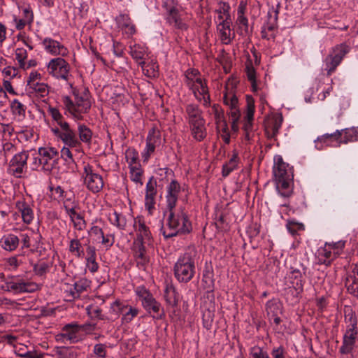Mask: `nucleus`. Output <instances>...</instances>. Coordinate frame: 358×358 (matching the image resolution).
I'll return each mask as SVG.
<instances>
[{
    "label": "nucleus",
    "instance_id": "1",
    "mask_svg": "<svg viewBox=\"0 0 358 358\" xmlns=\"http://www.w3.org/2000/svg\"><path fill=\"white\" fill-rule=\"evenodd\" d=\"M192 230V223L182 208L179 211L175 209L168 210L166 223L161 227V232L166 239L178 234H189Z\"/></svg>",
    "mask_w": 358,
    "mask_h": 358
},
{
    "label": "nucleus",
    "instance_id": "2",
    "mask_svg": "<svg viewBox=\"0 0 358 358\" xmlns=\"http://www.w3.org/2000/svg\"><path fill=\"white\" fill-rule=\"evenodd\" d=\"M62 103L65 114H69L76 120H83V115L89 113L92 106L91 101L86 93L76 94L74 101H72L69 96H64Z\"/></svg>",
    "mask_w": 358,
    "mask_h": 358
},
{
    "label": "nucleus",
    "instance_id": "3",
    "mask_svg": "<svg viewBox=\"0 0 358 358\" xmlns=\"http://www.w3.org/2000/svg\"><path fill=\"white\" fill-rule=\"evenodd\" d=\"M195 256L194 251L186 252L176 262L173 271L178 282L187 283L194 278L196 273Z\"/></svg>",
    "mask_w": 358,
    "mask_h": 358
},
{
    "label": "nucleus",
    "instance_id": "4",
    "mask_svg": "<svg viewBox=\"0 0 358 358\" xmlns=\"http://www.w3.org/2000/svg\"><path fill=\"white\" fill-rule=\"evenodd\" d=\"M46 66L48 74L57 79L68 82L72 77L70 64L62 57L50 59Z\"/></svg>",
    "mask_w": 358,
    "mask_h": 358
},
{
    "label": "nucleus",
    "instance_id": "5",
    "mask_svg": "<svg viewBox=\"0 0 358 358\" xmlns=\"http://www.w3.org/2000/svg\"><path fill=\"white\" fill-rule=\"evenodd\" d=\"M82 178L87 188L93 193L99 192L103 187L102 176L96 173L92 166L85 164Z\"/></svg>",
    "mask_w": 358,
    "mask_h": 358
},
{
    "label": "nucleus",
    "instance_id": "6",
    "mask_svg": "<svg viewBox=\"0 0 358 358\" xmlns=\"http://www.w3.org/2000/svg\"><path fill=\"white\" fill-rule=\"evenodd\" d=\"M328 139H334L340 145L341 143L347 144L350 142L358 141V131L355 128H348L336 130L333 134H325L317 138L318 141L327 142Z\"/></svg>",
    "mask_w": 358,
    "mask_h": 358
},
{
    "label": "nucleus",
    "instance_id": "7",
    "mask_svg": "<svg viewBox=\"0 0 358 358\" xmlns=\"http://www.w3.org/2000/svg\"><path fill=\"white\" fill-rule=\"evenodd\" d=\"M10 280H7L4 287L8 292L15 294L33 293L40 289V286L34 282L25 281L15 276H10Z\"/></svg>",
    "mask_w": 358,
    "mask_h": 358
},
{
    "label": "nucleus",
    "instance_id": "8",
    "mask_svg": "<svg viewBox=\"0 0 358 358\" xmlns=\"http://www.w3.org/2000/svg\"><path fill=\"white\" fill-rule=\"evenodd\" d=\"M28 158L29 153L27 151L15 154L9 162L8 173L17 178H22L27 169Z\"/></svg>",
    "mask_w": 358,
    "mask_h": 358
},
{
    "label": "nucleus",
    "instance_id": "9",
    "mask_svg": "<svg viewBox=\"0 0 358 358\" xmlns=\"http://www.w3.org/2000/svg\"><path fill=\"white\" fill-rule=\"evenodd\" d=\"M348 46L341 44L336 46L332 52L324 59V70L330 76L340 64L344 56L348 52Z\"/></svg>",
    "mask_w": 358,
    "mask_h": 358
},
{
    "label": "nucleus",
    "instance_id": "10",
    "mask_svg": "<svg viewBox=\"0 0 358 358\" xmlns=\"http://www.w3.org/2000/svg\"><path fill=\"white\" fill-rule=\"evenodd\" d=\"M229 11L230 6L224 4L222 7V13H224L225 18H224V16L222 15L217 16L219 23L217 26V31L219 34L221 41L225 44H228L231 42V31L230 27L232 21Z\"/></svg>",
    "mask_w": 358,
    "mask_h": 358
},
{
    "label": "nucleus",
    "instance_id": "11",
    "mask_svg": "<svg viewBox=\"0 0 358 358\" xmlns=\"http://www.w3.org/2000/svg\"><path fill=\"white\" fill-rule=\"evenodd\" d=\"M280 3L278 2L275 5H273L268 11L267 20L262 28V37L263 38L269 39L274 38L273 31L277 27L278 18Z\"/></svg>",
    "mask_w": 358,
    "mask_h": 358
},
{
    "label": "nucleus",
    "instance_id": "12",
    "mask_svg": "<svg viewBox=\"0 0 358 358\" xmlns=\"http://www.w3.org/2000/svg\"><path fill=\"white\" fill-rule=\"evenodd\" d=\"M38 154L42 162V171L50 173L59 159L58 150L53 147H41L38 148Z\"/></svg>",
    "mask_w": 358,
    "mask_h": 358
},
{
    "label": "nucleus",
    "instance_id": "13",
    "mask_svg": "<svg viewBox=\"0 0 358 358\" xmlns=\"http://www.w3.org/2000/svg\"><path fill=\"white\" fill-rule=\"evenodd\" d=\"M161 134L155 127L150 129L146 138L145 147L141 153L144 162H148L151 155L154 154L157 147L161 145Z\"/></svg>",
    "mask_w": 358,
    "mask_h": 358
},
{
    "label": "nucleus",
    "instance_id": "14",
    "mask_svg": "<svg viewBox=\"0 0 358 358\" xmlns=\"http://www.w3.org/2000/svg\"><path fill=\"white\" fill-rule=\"evenodd\" d=\"M283 117L281 114L272 113L264 120V129L268 138H275L279 133Z\"/></svg>",
    "mask_w": 358,
    "mask_h": 358
},
{
    "label": "nucleus",
    "instance_id": "15",
    "mask_svg": "<svg viewBox=\"0 0 358 358\" xmlns=\"http://www.w3.org/2000/svg\"><path fill=\"white\" fill-rule=\"evenodd\" d=\"M134 227L136 232V243L150 244L152 239L151 232L141 217L134 219Z\"/></svg>",
    "mask_w": 358,
    "mask_h": 358
},
{
    "label": "nucleus",
    "instance_id": "16",
    "mask_svg": "<svg viewBox=\"0 0 358 358\" xmlns=\"http://www.w3.org/2000/svg\"><path fill=\"white\" fill-rule=\"evenodd\" d=\"M143 308L155 320H162L165 317V311L162 304L152 295L141 303Z\"/></svg>",
    "mask_w": 358,
    "mask_h": 358
},
{
    "label": "nucleus",
    "instance_id": "17",
    "mask_svg": "<svg viewBox=\"0 0 358 358\" xmlns=\"http://www.w3.org/2000/svg\"><path fill=\"white\" fill-rule=\"evenodd\" d=\"M180 191L181 186L176 180H171V182L167 185L165 196L166 207L167 210L175 209Z\"/></svg>",
    "mask_w": 358,
    "mask_h": 358
},
{
    "label": "nucleus",
    "instance_id": "18",
    "mask_svg": "<svg viewBox=\"0 0 358 358\" xmlns=\"http://www.w3.org/2000/svg\"><path fill=\"white\" fill-rule=\"evenodd\" d=\"M80 329V327L76 322L67 324L62 328V332L57 336V340L76 343L79 340L77 334Z\"/></svg>",
    "mask_w": 358,
    "mask_h": 358
},
{
    "label": "nucleus",
    "instance_id": "19",
    "mask_svg": "<svg viewBox=\"0 0 358 358\" xmlns=\"http://www.w3.org/2000/svg\"><path fill=\"white\" fill-rule=\"evenodd\" d=\"M157 193V182L152 176L146 184L145 196V207L150 214H152L155 210Z\"/></svg>",
    "mask_w": 358,
    "mask_h": 358
},
{
    "label": "nucleus",
    "instance_id": "20",
    "mask_svg": "<svg viewBox=\"0 0 358 358\" xmlns=\"http://www.w3.org/2000/svg\"><path fill=\"white\" fill-rule=\"evenodd\" d=\"M195 89H191L195 98L200 102L203 101V105L208 107L210 105V96L207 82L201 78L194 85Z\"/></svg>",
    "mask_w": 358,
    "mask_h": 358
},
{
    "label": "nucleus",
    "instance_id": "21",
    "mask_svg": "<svg viewBox=\"0 0 358 358\" xmlns=\"http://www.w3.org/2000/svg\"><path fill=\"white\" fill-rule=\"evenodd\" d=\"M358 337V329H346L343 335V343L340 348L341 354H350L352 352Z\"/></svg>",
    "mask_w": 358,
    "mask_h": 358
},
{
    "label": "nucleus",
    "instance_id": "22",
    "mask_svg": "<svg viewBox=\"0 0 358 358\" xmlns=\"http://www.w3.org/2000/svg\"><path fill=\"white\" fill-rule=\"evenodd\" d=\"M61 127L60 139L62 142L71 148L80 146V141L76 131L70 127L68 122L63 123Z\"/></svg>",
    "mask_w": 358,
    "mask_h": 358
},
{
    "label": "nucleus",
    "instance_id": "23",
    "mask_svg": "<svg viewBox=\"0 0 358 358\" xmlns=\"http://www.w3.org/2000/svg\"><path fill=\"white\" fill-rule=\"evenodd\" d=\"M273 173L275 179L283 178L285 176H293L292 167L283 161L280 155H276L274 157Z\"/></svg>",
    "mask_w": 358,
    "mask_h": 358
},
{
    "label": "nucleus",
    "instance_id": "24",
    "mask_svg": "<svg viewBox=\"0 0 358 358\" xmlns=\"http://www.w3.org/2000/svg\"><path fill=\"white\" fill-rule=\"evenodd\" d=\"M42 44L45 50L51 55L64 57L69 53L68 49L64 45L51 38H44Z\"/></svg>",
    "mask_w": 358,
    "mask_h": 358
},
{
    "label": "nucleus",
    "instance_id": "25",
    "mask_svg": "<svg viewBox=\"0 0 358 358\" xmlns=\"http://www.w3.org/2000/svg\"><path fill=\"white\" fill-rule=\"evenodd\" d=\"M345 284L348 292L358 299V266H355L348 272Z\"/></svg>",
    "mask_w": 358,
    "mask_h": 358
},
{
    "label": "nucleus",
    "instance_id": "26",
    "mask_svg": "<svg viewBox=\"0 0 358 358\" xmlns=\"http://www.w3.org/2000/svg\"><path fill=\"white\" fill-rule=\"evenodd\" d=\"M15 208L20 213L24 223L29 224L33 222L34 219L33 208L24 199L17 200L15 202Z\"/></svg>",
    "mask_w": 358,
    "mask_h": 358
},
{
    "label": "nucleus",
    "instance_id": "27",
    "mask_svg": "<svg viewBox=\"0 0 358 358\" xmlns=\"http://www.w3.org/2000/svg\"><path fill=\"white\" fill-rule=\"evenodd\" d=\"M166 12V20L169 24L180 30H187L188 29L187 24L182 22L179 15L178 10L175 6L167 8Z\"/></svg>",
    "mask_w": 358,
    "mask_h": 358
},
{
    "label": "nucleus",
    "instance_id": "28",
    "mask_svg": "<svg viewBox=\"0 0 358 358\" xmlns=\"http://www.w3.org/2000/svg\"><path fill=\"white\" fill-rule=\"evenodd\" d=\"M134 256L138 268L144 269L150 261L146 253L145 243H134Z\"/></svg>",
    "mask_w": 358,
    "mask_h": 358
},
{
    "label": "nucleus",
    "instance_id": "29",
    "mask_svg": "<svg viewBox=\"0 0 358 358\" xmlns=\"http://www.w3.org/2000/svg\"><path fill=\"white\" fill-rule=\"evenodd\" d=\"M289 278L295 280L296 282H292L295 284L294 288L298 292H302L303 289L304 281L303 280V273H304L305 268L302 265L299 266H290L289 268Z\"/></svg>",
    "mask_w": 358,
    "mask_h": 358
},
{
    "label": "nucleus",
    "instance_id": "30",
    "mask_svg": "<svg viewBox=\"0 0 358 358\" xmlns=\"http://www.w3.org/2000/svg\"><path fill=\"white\" fill-rule=\"evenodd\" d=\"M246 114L245 117V122L243 124L244 131H252V121L254 119L255 113V101L251 96L246 97Z\"/></svg>",
    "mask_w": 358,
    "mask_h": 358
},
{
    "label": "nucleus",
    "instance_id": "31",
    "mask_svg": "<svg viewBox=\"0 0 358 358\" xmlns=\"http://www.w3.org/2000/svg\"><path fill=\"white\" fill-rule=\"evenodd\" d=\"M192 137L197 141H202L207 136L205 120L189 124Z\"/></svg>",
    "mask_w": 358,
    "mask_h": 358
},
{
    "label": "nucleus",
    "instance_id": "32",
    "mask_svg": "<svg viewBox=\"0 0 358 358\" xmlns=\"http://www.w3.org/2000/svg\"><path fill=\"white\" fill-rule=\"evenodd\" d=\"M116 20L119 27L129 36L136 33L135 25L132 23L128 15L121 14L117 17Z\"/></svg>",
    "mask_w": 358,
    "mask_h": 358
},
{
    "label": "nucleus",
    "instance_id": "33",
    "mask_svg": "<svg viewBox=\"0 0 358 358\" xmlns=\"http://www.w3.org/2000/svg\"><path fill=\"white\" fill-rule=\"evenodd\" d=\"M0 246L2 249L8 252L15 250L19 246L17 236L13 234L3 235L0 238Z\"/></svg>",
    "mask_w": 358,
    "mask_h": 358
},
{
    "label": "nucleus",
    "instance_id": "34",
    "mask_svg": "<svg viewBox=\"0 0 358 358\" xmlns=\"http://www.w3.org/2000/svg\"><path fill=\"white\" fill-rule=\"evenodd\" d=\"M166 303L171 307H176L179 302V294L172 284H166L164 294Z\"/></svg>",
    "mask_w": 358,
    "mask_h": 358
},
{
    "label": "nucleus",
    "instance_id": "35",
    "mask_svg": "<svg viewBox=\"0 0 358 358\" xmlns=\"http://www.w3.org/2000/svg\"><path fill=\"white\" fill-rule=\"evenodd\" d=\"M147 48L139 44L130 45L129 53L132 58L138 63L139 65L145 64L144 59L147 55Z\"/></svg>",
    "mask_w": 358,
    "mask_h": 358
},
{
    "label": "nucleus",
    "instance_id": "36",
    "mask_svg": "<svg viewBox=\"0 0 358 358\" xmlns=\"http://www.w3.org/2000/svg\"><path fill=\"white\" fill-rule=\"evenodd\" d=\"M55 355L58 358H78V352L75 347L57 346L54 349Z\"/></svg>",
    "mask_w": 358,
    "mask_h": 358
},
{
    "label": "nucleus",
    "instance_id": "37",
    "mask_svg": "<svg viewBox=\"0 0 358 358\" xmlns=\"http://www.w3.org/2000/svg\"><path fill=\"white\" fill-rule=\"evenodd\" d=\"M108 220L111 224L115 226L120 230H124L128 222L126 215L115 210L109 214Z\"/></svg>",
    "mask_w": 358,
    "mask_h": 358
},
{
    "label": "nucleus",
    "instance_id": "38",
    "mask_svg": "<svg viewBox=\"0 0 358 358\" xmlns=\"http://www.w3.org/2000/svg\"><path fill=\"white\" fill-rule=\"evenodd\" d=\"M201 79V73L197 69H188L185 72V83L189 90L195 89L194 85Z\"/></svg>",
    "mask_w": 358,
    "mask_h": 358
},
{
    "label": "nucleus",
    "instance_id": "39",
    "mask_svg": "<svg viewBox=\"0 0 358 358\" xmlns=\"http://www.w3.org/2000/svg\"><path fill=\"white\" fill-rule=\"evenodd\" d=\"M336 257V255L329 248L327 243L318 250V261L320 264L329 265Z\"/></svg>",
    "mask_w": 358,
    "mask_h": 358
},
{
    "label": "nucleus",
    "instance_id": "40",
    "mask_svg": "<svg viewBox=\"0 0 358 358\" xmlns=\"http://www.w3.org/2000/svg\"><path fill=\"white\" fill-rule=\"evenodd\" d=\"M185 112L187 115L189 124L203 120L202 111L196 104L189 103L187 105Z\"/></svg>",
    "mask_w": 358,
    "mask_h": 358
},
{
    "label": "nucleus",
    "instance_id": "41",
    "mask_svg": "<svg viewBox=\"0 0 358 358\" xmlns=\"http://www.w3.org/2000/svg\"><path fill=\"white\" fill-rule=\"evenodd\" d=\"M86 252L87 267L91 273H95L99 269V264L96 262V248L92 245H88Z\"/></svg>",
    "mask_w": 358,
    "mask_h": 358
},
{
    "label": "nucleus",
    "instance_id": "42",
    "mask_svg": "<svg viewBox=\"0 0 358 358\" xmlns=\"http://www.w3.org/2000/svg\"><path fill=\"white\" fill-rule=\"evenodd\" d=\"M292 178L293 176H285L283 178L275 179L277 187L281 196L284 197H288L290 196L291 190L289 186Z\"/></svg>",
    "mask_w": 358,
    "mask_h": 358
},
{
    "label": "nucleus",
    "instance_id": "43",
    "mask_svg": "<svg viewBox=\"0 0 358 358\" xmlns=\"http://www.w3.org/2000/svg\"><path fill=\"white\" fill-rule=\"evenodd\" d=\"M77 131L80 143H83L90 145L92 139V130L84 124H78Z\"/></svg>",
    "mask_w": 358,
    "mask_h": 358
},
{
    "label": "nucleus",
    "instance_id": "44",
    "mask_svg": "<svg viewBox=\"0 0 358 358\" xmlns=\"http://www.w3.org/2000/svg\"><path fill=\"white\" fill-rule=\"evenodd\" d=\"M239 162L238 154L236 150H234L233 155L228 162L222 166V174L223 177L228 176L233 171L236 170L238 167Z\"/></svg>",
    "mask_w": 358,
    "mask_h": 358
},
{
    "label": "nucleus",
    "instance_id": "45",
    "mask_svg": "<svg viewBox=\"0 0 358 358\" xmlns=\"http://www.w3.org/2000/svg\"><path fill=\"white\" fill-rule=\"evenodd\" d=\"M29 89L31 90L30 92H35L37 96L41 98L47 96L49 94V87L43 83H32Z\"/></svg>",
    "mask_w": 358,
    "mask_h": 358
},
{
    "label": "nucleus",
    "instance_id": "46",
    "mask_svg": "<svg viewBox=\"0 0 358 358\" xmlns=\"http://www.w3.org/2000/svg\"><path fill=\"white\" fill-rule=\"evenodd\" d=\"M69 250L78 258L83 257L85 255L81 243L77 237L70 241Z\"/></svg>",
    "mask_w": 358,
    "mask_h": 358
},
{
    "label": "nucleus",
    "instance_id": "47",
    "mask_svg": "<svg viewBox=\"0 0 358 358\" xmlns=\"http://www.w3.org/2000/svg\"><path fill=\"white\" fill-rule=\"evenodd\" d=\"M345 322L347 324L346 329H358L356 314L351 308L345 311Z\"/></svg>",
    "mask_w": 358,
    "mask_h": 358
},
{
    "label": "nucleus",
    "instance_id": "48",
    "mask_svg": "<svg viewBox=\"0 0 358 358\" xmlns=\"http://www.w3.org/2000/svg\"><path fill=\"white\" fill-rule=\"evenodd\" d=\"M76 292L73 293L76 296H80L81 294L86 292L90 287L91 282L87 278H80L75 283Z\"/></svg>",
    "mask_w": 358,
    "mask_h": 358
},
{
    "label": "nucleus",
    "instance_id": "49",
    "mask_svg": "<svg viewBox=\"0 0 358 358\" xmlns=\"http://www.w3.org/2000/svg\"><path fill=\"white\" fill-rule=\"evenodd\" d=\"M92 358H106L107 346L103 343H96L94 345L92 353L90 355Z\"/></svg>",
    "mask_w": 358,
    "mask_h": 358
},
{
    "label": "nucleus",
    "instance_id": "50",
    "mask_svg": "<svg viewBox=\"0 0 358 358\" xmlns=\"http://www.w3.org/2000/svg\"><path fill=\"white\" fill-rule=\"evenodd\" d=\"M245 71H246L247 78L251 83L252 90L254 92L257 91V80H256V71H255V69L251 62H249L246 64Z\"/></svg>",
    "mask_w": 358,
    "mask_h": 358
},
{
    "label": "nucleus",
    "instance_id": "51",
    "mask_svg": "<svg viewBox=\"0 0 358 358\" xmlns=\"http://www.w3.org/2000/svg\"><path fill=\"white\" fill-rule=\"evenodd\" d=\"M5 264L9 271H16L23 264V262L20 256L15 255L6 258Z\"/></svg>",
    "mask_w": 358,
    "mask_h": 358
},
{
    "label": "nucleus",
    "instance_id": "52",
    "mask_svg": "<svg viewBox=\"0 0 358 358\" xmlns=\"http://www.w3.org/2000/svg\"><path fill=\"white\" fill-rule=\"evenodd\" d=\"M125 158L127 162L129 164V168L134 166H140L137 163L138 159V153L134 148H129L126 150Z\"/></svg>",
    "mask_w": 358,
    "mask_h": 358
},
{
    "label": "nucleus",
    "instance_id": "53",
    "mask_svg": "<svg viewBox=\"0 0 358 358\" xmlns=\"http://www.w3.org/2000/svg\"><path fill=\"white\" fill-rule=\"evenodd\" d=\"M143 73L149 78H156L158 76V65L155 63H148L141 65Z\"/></svg>",
    "mask_w": 358,
    "mask_h": 358
},
{
    "label": "nucleus",
    "instance_id": "54",
    "mask_svg": "<svg viewBox=\"0 0 358 358\" xmlns=\"http://www.w3.org/2000/svg\"><path fill=\"white\" fill-rule=\"evenodd\" d=\"M12 113L20 117H25V106L17 99H14L10 103Z\"/></svg>",
    "mask_w": 358,
    "mask_h": 358
},
{
    "label": "nucleus",
    "instance_id": "55",
    "mask_svg": "<svg viewBox=\"0 0 358 358\" xmlns=\"http://www.w3.org/2000/svg\"><path fill=\"white\" fill-rule=\"evenodd\" d=\"M48 112L49 115L51 116L52 120L55 121L59 127H61L63 124V123L67 122L64 120V117L62 113L57 108L49 106L48 108Z\"/></svg>",
    "mask_w": 358,
    "mask_h": 358
},
{
    "label": "nucleus",
    "instance_id": "56",
    "mask_svg": "<svg viewBox=\"0 0 358 358\" xmlns=\"http://www.w3.org/2000/svg\"><path fill=\"white\" fill-rule=\"evenodd\" d=\"M138 309L129 306L127 310L123 313L122 317V323L128 324L133 320V319L138 314Z\"/></svg>",
    "mask_w": 358,
    "mask_h": 358
},
{
    "label": "nucleus",
    "instance_id": "57",
    "mask_svg": "<svg viewBox=\"0 0 358 358\" xmlns=\"http://www.w3.org/2000/svg\"><path fill=\"white\" fill-rule=\"evenodd\" d=\"M129 169L131 180L133 182L136 183H140L142 185L143 182L141 180V176L143 174V171L140 168V166H131L129 168Z\"/></svg>",
    "mask_w": 358,
    "mask_h": 358
},
{
    "label": "nucleus",
    "instance_id": "58",
    "mask_svg": "<svg viewBox=\"0 0 358 358\" xmlns=\"http://www.w3.org/2000/svg\"><path fill=\"white\" fill-rule=\"evenodd\" d=\"M250 358H270L268 353L262 348L254 346L251 348Z\"/></svg>",
    "mask_w": 358,
    "mask_h": 358
},
{
    "label": "nucleus",
    "instance_id": "59",
    "mask_svg": "<svg viewBox=\"0 0 358 358\" xmlns=\"http://www.w3.org/2000/svg\"><path fill=\"white\" fill-rule=\"evenodd\" d=\"M50 266L45 262L34 264L33 271L36 275L43 276L49 271Z\"/></svg>",
    "mask_w": 358,
    "mask_h": 358
},
{
    "label": "nucleus",
    "instance_id": "60",
    "mask_svg": "<svg viewBox=\"0 0 358 358\" xmlns=\"http://www.w3.org/2000/svg\"><path fill=\"white\" fill-rule=\"evenodd\" d=\"M71 221L73 222V227L78 231H83L86 228L87 223L81 214H78L74 217H72Z\"/></svg>",
    "mask_w": 358,
    "mask_h": 358
},
{
    "label": "nucleus",
    "instance_id": "61",
    "mask_svg": "<svg viewBox=\"0 0 358 358\" xmlns=\"http://www.w3.org/2000/svg\"><path fill=\"white\" fill-rule=\"evenodd\" d=\"M286 227L289 232L292 235L295 234L297 231L303 230L304 229V226L302 223H299L294 220H288Z\"/></svg>",
    "mask_w": 358,
    "mask_h": 358
},
{
    "label": "nucleus",
    "instance_id": "62",
    "mask_svg": "<svg viewBox=\"0 0 358 358\" xmlns=\"http://www.w3.org/2000/svg\"><path fill=\"white\" fill-rule=\"evenodd\" d=\"M27 58V52L22 48H17L15 50V59L18 62L19 66H24L25 59Z\"/></svg>",
    "mask_w": 358,
    "mask_h": 358
},
{
    "label": "nucleus",
    "instance_id": "63",
    "mask_svg": "<svg viewBox=\"0 0 358 358\" xmlns=\"http://www.w3.org/2000/svg\"><path fill=\"white\" fill-rule=\"evenodd\" d=\"M135 292L141 303L152 295L150 292L143 286L137 287Z\"/></svg>",
    "mask_w": 358,
    "mask_h": 358
},
{
    "label": "nucleus",
    "instance_id": "64",
    "mask_svg": "<svg viewBox=\"0 0 358 358\" xmlns=\"http://www.w3.org/2000/svg\"><path fill=\"white\" fill-rule=\"evenodd\" d=\"M327 245H328L329 248L330 250H331L332 252L337 257L338 255H340V253L341 252V251L344 248V247H345V242L340 241H338V242H336V243H327Z\"/></svg>",
    "mask_w": 358,
    "mask_h": 358
}]
</instances>
